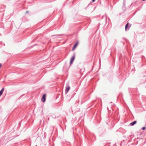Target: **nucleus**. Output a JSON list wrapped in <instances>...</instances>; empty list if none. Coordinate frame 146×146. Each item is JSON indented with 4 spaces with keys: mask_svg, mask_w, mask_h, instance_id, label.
Here are the masks:
<instances>
[{
    "mask_svg": "<svg viewBox=\"0 0 146 146\" xmlns=\"http://www.w3.org/2000/svg\"><path fill=\"white\" fill-rule=\"evenodd\" d=\"M75 58V55L74 54L73 57L71 58L70 59V64H71L73 62Z\"/></svg>",
    "mask_w": 146,
    "mask_h": 146,
    "instance_id": "nucleus-1",
    "label": "nucleus"
},
{
    "mask_svg": "<svg viewBox=\"0 0 146 146\" xmlns=\"http://www.w3.org/2000/svg\"><path fill=\"white\" fill-rule=\"evenodd\" d=\"M46 100V94H44L43 95L42 97L41 98L42 101V102H45Z\"/></svg>",
    "mask_w": 146,
    "mask_h": 146,
    "instance_id": "nucleus-2",
    "label": "nucleus"
},
{
    "mask_svg": "<svg viewBox=\"0 0 146 146\" xmlns=\"http://www.w3.org/2000/svg\"><path fill=\"white\" fill-rule=\"evenodd\" d=\"M78 42H77L76 43V44H75L73 47L72 48V51H74V49H75V48L76 47L78 46Z\"/></svg>",
    "mask_w": 146,
    "mask_h": 146,
    "instance_id": "nucleus-3",
    "label": "nucleus"
},
{
    "mask_svg": "<svg viewBox=\"0 0 146 146\" xmlns=\"http://www.w3.org/2000/svg\"><path fill=\"white\" fill-rule=\"evenodd\" d=\"M137 121H135L131 123H130V125L131 126H133L134 124H135L137 123Z\"/></svg>",
    "mask_w": 146,
    "mask_h": 146,
    "instance_id": "nucleus-4",
    "label": "nucleus"
},
{
    "mask_svg": "<svg viewBox=\"0 0 146 146\" xmlns=\"http://www.w3.org/2000/svg\"><path fill=\"white\" fill-rule=\"evenodd\" d=\"M70 88L69 86L65 90V92L66 93H67L68 91L69 90Z\"/></svg>",
    "mask_w": 146,
    "mask_h": 146,
    "instance_id": "nucleus-5",
    "label": "nucleus"
},
{
    "mask_svg": "<svg viewBox=\"0 0 146 146\" xmlns=\"http://www.w3.org/2000/svg\"><path fill=\"white\" fill-rule=\"evenodd\" d=\"M4 90V88H3L2 89V90H1V91H0V96L2 95V94Z\"/></svg>",
    "mask_w": 146,
    "mask_h": 146,
    "instance_id": "nucleus-6",
    "label": "nucleus"
},
{
    "mask_svg": "<svg viewBox=\"0 0 146 146\" xmlns=\"http://www.w3.org/2000/svg\"><path fill=\"white\" fill-rule=\"evenodd\" d=\"M129 25V23H127V24L125 26V30L126 31L127 30V27Z\"/></svg>",
    "mask_w": 146,
    "mask_h": 146,
    "instance_id": "nucleus-7",
    "label": "nucleus"
},
{
    "mask_svg": "<svg viewBox=\"0 0 146 146\" xmlns=\"http://www.w3.org/2000/svg\"><path fill=\"white\" fill-rule=\"evenodd\" d=\"M142 129L143 130H145L146 129V127H142Z\"/></svg>",
    "mask_w": 146,
    "mask_h": 146,
    "instance_id": "nucleus-8",
    "label": "nucleus"
},
{
    "mask_svg": "<svg viewBox=\"0 0 146 146\" xmlns=\"http://www.w3.org/2000/svg\"><path fill=\"white\" fill-rule=\"evenodd\" d=\"M2 64L1 63H0V68H1L2 67Z\"/></svg>",
    "mask_w": 146,
    "mask_h": 146,
    "instance_id": "nucleus-9",
    "label": "nucleus"
},
{
    "mask_svg": "<svg viewBox=\"0 0 146 146\" xmlns=\"http://www.w3.org/2000/svg\"><path fill=\"white\" fill-rule=\"evenodd\" d=\"M29 12V11H27L26 12V14H27V13H28Z\"/></svg>",
    "mask_w": 146,
    "mask_h": 146,
    "instance_id": "nucleus-10",
    "label": "nucleus"
},
{
    "mask_svg": "<svg viewBox=\"0 0 146 146\" xmlns=\"http://www.w3.org/2000/svg\"><path fill=\"white\" fill-rule=\"evenodd\" d=\"M95 0H92V1L93 2H94Z\"/></svg>",
    "mask_w": 146,
    "mask_h": 146,
    "instance_id": "nucleus-11",
    "label": "nucleus"
},
{
    "mask_svg": "<svg viewBox=\"0 0 146 146\" xmlns=\"http://www.w3.org/2000/svg\"><path fill=\"white\" fill-rule=\"evenodd\" d=\"M145 0H143V1H145Z\"/></svg>",
    "mask_w": 146,
    "mask_h": 146,
    "instance_id": "nucleus-12",
    "label": "nucleus"
},
{
    "mask_svg": "<svg viewBox=\"0 0 146 146\" xmlns=\"http://www.w3.org/2000/svg\"><path fill=\"white\" fill-rule=\"evenodd\" d=\"M35 146H37V145H36Z\"/></svg>",
    "mask_w": 146,
    "mask_h": 146,
    "instance_id": "nucleus-13",
    "label": "nucleus"
}]
</instances>
